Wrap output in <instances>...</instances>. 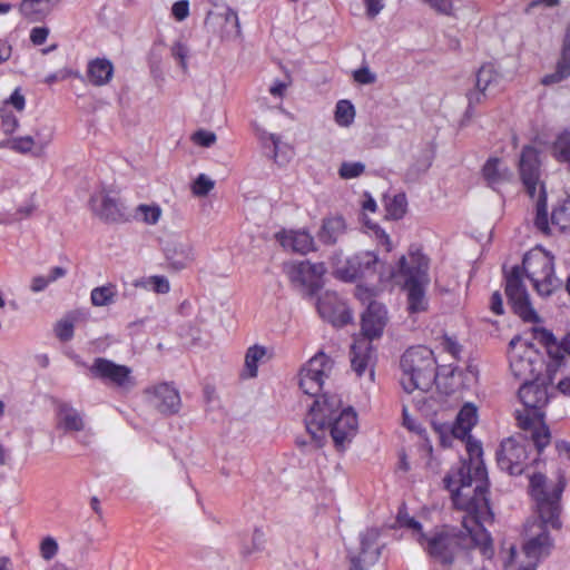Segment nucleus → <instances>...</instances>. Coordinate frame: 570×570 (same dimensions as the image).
<instances>
[{
    "instance_id": "nucleus-25",
    "label": "nucleus",
    "mask_w": 570,
    "mask_h": 570,
    "mask_svg": "<svg viewBox=\"0 0 570 570\" xmlns=\"http://www.w3.org/2000/svg\"><path fill=\"white\" fill-rule=\"evenodd\" d=\"M346 233V223L342 216L326 217L322 222L317 234L320 242L325 245H335Z\"/></svg>"
},
{
    "instance_id": "nucleus-18",
    "label": "nucleus",
    "mask_w": 570,
    "mask_h": 570,
    "mask_svg": "<svg viewBox=\"0 0 570 570\" xmlns=\"http://www.w3.org/2000/svg\"><path fill=\"white\" fill-rule=\"evenodd\" d=\"M326 272L324 263H311L308 261L292 264L288 276L293 283L305 286L309 293H315L321 287L322 276Z\"/></svg>"
},
{
    "instance_id": "nucleus-51",
    "label": "nucleus",
    "mask_w": 570,
    "mask_h": 570,
    "mask_svg": "<svg viewBox=\"0 0 570 570\" xmlns=\"http://www.w3.org/2000/svg\"><path fill=\"white\" fill-rule=\"evenodd\" d=\"M57 337L62 342H68L73 336V324L70 321H60L55 328Z\"/></svg>"
},
{
    "instance_id": "nucleus-49",
    "label": "nucleus",
    "mask_w": 570,
    "mask_h": 570,
    "mask_svg": "<svg viewBox=\"0 0 570 570\" xmlns=\"http://www.w3.org/2000/svg\"><path fill=\"white\" fill-rule=\"evenodd\" d=\"M440 14L453 16V0H422Z\"/></svg>"
},
{
    "instance_id": "nucleus-22",
    "label": "nucleus",
    "mask_w": 570,
    "mask_h": 570,
    "mask_svg": "<svg viewBox=\"0 0 570 570\" xmlns=\"http://www.w3.org/2000/svg\"><path fill=\"white\" fill-rule=\"evenodd\" d=\"M373 358L372 344L367 340H356L351 346V366L357 376L368 371L371 380L373 379Z\"/></svg>"
},
{
    "instance_id": "nucleus-31",
    "label": "nucleus",
    "mask_w": 570,
    "mask_h": 570,
    "mask_svg": "<svg viewBox=\"0 0 570 570\" xmlns=\"http://www.w3.org/2000/svg\"><path fill=\"white\" fill-rule=\"evenodd\" d=\"M266 355L264 346L254 345L249 347L245 355V374L246 377H256L258 362Z\"/></svg>"
},
{
    "instance_id": "nucleus-4",
    "label": "nucleus",
    "mask_w": 570,
    "mask_h": 570,
    "mask_svg": "<svg viewBox=\"0 0 570 570\" xmlns=\"http://www.w3.org/2000/svg\"><path fill=\"white\" fill-rule=\"evenodd\" d=\"M518 395L524 405V410L515 411L518 426L524 432V439L531 440L540 453L551 442V433L543 422L544 414L542 412L550 397L546 380L521 383Z\"/></svg>"
},
{
    "instance_id": "nucleus-38",
    "label": "nucleus",
    "mask_w": 570,
    "mask_h": 570,
    "mask_svg": "<svg viewBox=\"0 0 570 570\" xmlns=\"http://www.w3.org/2000/svg\"><path fill=\"white\" fill-rule=\"evenodd\" d=\"M355 117L354 106L348 100H340L335 108V121L343 127L350 126Z\"/></svg>"
},
{
    "instance_id": "nucleus-33",
    "label": "nucleus",
    "mask_w": 570,
    "mask_h": 570,
    "mask_svg": "<svg viewBox=\"0 0 570 570\" xmlns=\"http://www.w3.org/2000/svg\"><path fill=\"white\" fill-rule=\"evenodd\" d=\"M499 75L494 70L493 66H482L475 77V88L487 91L491 86L499 82Z\"/></svg>"
},
{
    "instance_id": "nucleus-27",
    "label": "nucleus",
    "mask_w": 570,
    "mask_h": 570,
    "mask_svg": "<svg viewBox=\"0 0 570 570\" xmlns=\"http://www.w3.org/2000/svg\"><path fill=\"white\" fill-rule=\"evenodd\" d=\"M483 176L489 186L495 188L498 185L510 180L512 174L502 165L500 159L490 158L483 166Z\"/></svg>"
},
{
    "instance_id": "nucleus-55",
    "label": "nucleus",
    "mask_w": 570,
    "mask_h": 570,
    "mask_svg": "<svg viewBox=\"0 0 570 570\" xmlns=\"http://www.w3.org/2000/svg\"><path fill=\"white\" fill-rule=\"evenodd\" d=\"M173 16L178 20H185L189 14V4L187 0H180L173 4Z\"/></svg>"
},
{
    "instance_id": "nucleus-53",
    "label": "nucleus",
    "mask_w": 570,
    "mask_h": 570,
    "mask_svg": "<svg viewBox=\"0 0 570 570\" xmlns=\"http://www.w3.org/2000/svg\"><path fill=\"white\" fill-rule=\"evenodd\" d=\"M485 97H487V91H484V90H480V89L475 88V90L469 91V94H468L469 105H468V109L465 111V116L471 117L472 109L476 105L481 104Z\"/></svg>"
},
{
    "instance_id": "nucleus-44",
    "label": "nucleus",
    "mask_w": 570,
    "mask_h": 570,
    "mask_svg": "<svg viewBox=\"0 0 570 570\" xmlns=\"http://www.w3.org/2000/svg\"><path fill=\"white\" fill-rule=\"evenodd\" d=\"M137 212L147 224H156L161 215V209L157 205H139Z\"/></svg>"
},
{
    "instance_id": "nucleus-10",
    "label": "nucleus",
    "mask_w": 570,
    "mask_h": 570,
    "mask_svg": "<svg viewBox=\"0 0 570 570\" xmlns=\"http://www.w3.org/2000/svg\"><path fill=\"white\" fill-rule=\"evenodd\" d=\"M476 423V407L470 403L465 404L459 412L455 422L453 423L451 428V434L455 439L464 440L465 438H469L466 443V450L469 454V461H461L460 465L452 470L451 472L458 471L463 463L471 466V474L474 475V469L482 464L483 468L484 463L481 460L482 456V446L481 443L478 441H472L470 438V431ZM487 471V469H484Z\"/></svg>"
},
{
    "instance_id": "nucleus-11",
    "label": "nucleus",
    "mask_w": 570,
    "mask_h": 570,
    "mask_svg": "<svg viewBox=\"0 0 570 570\" xmlns=\"http://www.w3.org/2000/svg\"><path fill=\"white\" fill-rule=\"evenodd\" d=\"M535 455L530 460V451L528 445L518 442L513 438L504 440L497 453V462L501 470L507 471L511 475H520L525 472L530 465L539 462L542 451L539 453L535 448Z\"/></svg>"
},
{
    "instance_id": "nucleus-42",
    "label": "nucleus",
    "mask_w": 570,
    "mask_h": 570,
    "mask_svg": "<svg viewBox=\"0 0 570 570\" xmlns=\"http://www.w3.org/2000/svg\"><path fill=\"white\" fill-rule=\"evenodd\" d=\"M59 551V544L57 540L50 535L45 537L39 546V552L45 561L52 560Z\"/></svg>"
},
{
    "instance_id": "nucleus-30",
    "label": "nucleus",
    "mask_w": 570,
    "mask_h": 570,
    "mask_svg": "<svg viewBox=\"0 0 570 570\" xmlns=\"http://www.w3.org/2000/svg\"><path fill=\"white\" fill-rule=\"evenodd\" d=\"M95 210L107 222H117L122 216L118 202L108 195L101 197L99 207L95 206Z\"/></svg>"
},
{
    "instance_id": "nucleus-39",
    "label": "nucleus",
    "mask_w": 570,
    "mask_h": 570,
    "mask_svg": "<svg viewBox=\"0 0 570 570\" xmlns=\"http://www.w3.org/2000/svg\"><path fill=\"white\" fill-rule=\"evenodd\" d=\"M390 283H383L381 279H377V283L372 284L371 286L357 285L355 288V296L363 303L374 302L373 297H375L380 292H382L386 285Z\"/></svg>"
},
{
    "instance_id": "nucleus-9",
    "label": "nucleus",
    "mask_w": 570,
    "mask_h": 570,
    "mask_svg": "<svg viewBox=\"0 0 570 570\" xmlns=\"http://www.w3.org/2000/svg\"><path fill=\"white\" fill-rule=\"evenodd\" d=\"M522 268L540 296H550L560 287L554 275L553 257L548 254L525 256Z\"/></svg>"
},
{
    "instance_id": "nucleus-56",
    "label": "nucleus",
    "mask_w": 570,
    "mask_h": 570,
    "mask_svg": "<svg viewBox=\"0 0 570 570\" xmlns=\"http://www.w3.org/2000/svg\"><path fill=\"white\" fill-rule=\"evenodd\" d=\"M49 35L47 27H35L30 32V40L33 45L40 46L45 43Z\"/></svg>"
},
{
    "instance_id": "nucleus-60",
    "label": "nucleus",
    "mask_w": 570,
    "mask_h": 570,
    "mask_svg": "<svg viewBox=\"0 0 570 570\" xmlns=\"http://www.w3.org/2000/svg\"><path fill=\"white\" fill-rule=\"evenodd\" d=\"M490 308L497 315H502L504 312L502 295L499 292H494L491 296Z\"/></svg>"
},
{
    "instance_id": "nucleus-54",
    "label": "nucleus",
    "mask_w": 570,
    "mask_h": 570,
    "mask_svg": "<svg viewBox=\"0 0 570 570\" xmlns=\"http://www.w3.org/2000/svg\"><path fill=\"white\" fill-rule=\"evenodd\" d=\"M224 17L225 23L230 26V32L234 31L236 36L240 33L239 20L236 11L230 8H227L225 12L222 14Z\"/></svg>"
},
{
    "instance_id": "nucleus-61",
    "label": "nucleus",
    "mask_w": 570,
    "mask_h": 570,
    "mask_svg": "<svg viewBox=\"0 0 570 570\" xmlns=\"http://www.w3.org/2000/svg\"><path fill=\"white\" fill-rule=\"evenodd\" d=\"M261 140L263 141V144L265 146H266L267 140L271 141V144L273 146V157H274L275 161H277V157H278L277 149H278V145H279V137L274 134H267L264 131L261 135Z\"/></svg>"
},
{
    "instance_id": "nucleus-47",
    "label": "nucleus",
    "mask_w": 570,
    "mask_h": 570,
    "mask_svg": "<svg viewBox=\"0 0 570 570\" xmlns=\"http://www.w3.org/2000/svg\"><path fill=\"white\" fill-rule=\"evenodd\" d=\"M171 56L179 62L184 72L187 71V57L189 53V49L186 45L177 41L171 47Z\"/></svg>"
},
{
    "instance_id": "nucleus-58",
    "label": "nucleus",
    "mask_w": 570,
    "mask_h": 570,
    "mask_svg": "<svg viewBox=\"0 0 570 570\" xmlns=\"http://www.w3.org/2000/svg\"><path fill=\"white\" fill-rule=\"evenodd\" d=\"M368 18H375L383 9L382 0H363Z\"/></svg>"
},
{
    "instance_id": "nucleus-16",
    "label": "nucleus",
    "mask_w": 570,
    "mask_h": 570,
    "mask_svg": "<svg viewBox=\"0 0 570 570\" xmlns=\"http://www.w3.org/2000/svg\"><path fill=\"white\" fill-rule=\"evenodd\" d=\"M317 311L323 320L334 326H344L352 321L346 303L333 292H326L318 298Z\"/></svg>"
},
{
    "instance_id": "nucleus-29",
    "label": "nucleus",
    "mask_w": 570,
    "mask_h": 570,
    "mask_svg": "<svg viewBox=\"0 0 570 570\" xmlns=\"http://www.w3.org/2000/svg\"><path fill=\"white\" fill-rule=\"evenodd\" d=\"M551 154L553 158L567 166L570 171V131H563L552 144Z\"/></svg>"
},
{
    "instance_id": "nucleus-59",
    "label": "nucleus",
    "mask_w": 570,
    "mask_h": 570,
    "mask_svg": "<svg viewBox=\"0 0 570 570\" xmlns=\"http://www.w3.org/2000/svg\"><path fill=\"white\" fill-rule=\"evenodd\" d=\"M442 347L444 351H446L449 354H451L454 358H459L461 346L458 344L456 341L452 340L451 337L445 336L442 341Z\"/></svg>"
},
{
    "instance_id": "nucleus-7",
    "label": "nucleus",
    "mask_w": 570,
    "mask_h": 570,
    "mask_svg": "<svg viewBox=\"0 0 570 570\" xmlns=\"http://www.w3.org/2000/svg\"><path fill=\"white\" fill-rule=\"evenodd\" d=\"M509 347L510 371L513 377L522 383L541 380L539 375L543 362L534 345L520 336H514Z\"/></svg>"
},
{
    "instance_id": "nucleus-24",
    "label": "nucleus",
    "mask_w": 570,
    "mask_h": 570,
    "mask_svg": "<svg viewBox=\"0 0 570 570\" xmlns=\"http://www.w3.org/2000/svg\"><path fill=\"white\" fill-rule=\"evenodd\" d=\"M114 75V65L106 58H96L88 62L87 78L88 81L96 86L101 87L107 85Z\"/></svg>"
},
{
    "instance_id": "nucleus-40",
    "label": "nucleus",
    "mask_w": 570,
    "mask_h": 570,
    "mask_svg": "<svg viewBox=\"0 0 570 570\" xmlns=\"http://www.w3.org/2000/svg\"><path fill=\"white\" fill-rule=\"evenodd\" d=\"M365 171V165L361 161H343L338 169V175L343 179L360 177Z\"/></svg>"
},
{
    "instance_id": "nucleus-62",
    "label": "nucleus",
    "mask_w": 570,
    "mask_h": 570,
    "mask_svg": "<svg viewBox=\"0 0 570 570\" xmlns=\"http://www.w3.org/2000/svg\"><path fill=\"white\" fill-rule=\"evenodd\" d=\"M49 281L46 276H42V275H39V276H35L32 279H31V285H30V288L32 292L35 293H39V292H42L46 289V287L49 285Z\"/></svg>"
},
{
    "instance_id": "nucleus-37",
    "label": "nucleus",
    "mask_w": 570,
    "mask_h": 570,
    "mask_svg": "<svg viewBox=\"0 0 570 570\" xmlns=\"http://www.w3.org/2000/svg\"><path fill=\"white\" fill-rule=\"evenodd\" d=\"M537 214L534 224L537 228L543 233L549 230L548 210H547V196L543 188L540 189L539 197L537 200Z\"/></svg>"
},
{
    "instance_id": "nucleus-35",
    "label": "nucleus",
    "mask_w": 570,
    "mask_h": 570,
    "mask_svg": "<svg viewBox=\"0 0 570 570\" xmlns=\"http://www.w3.org/2000/svg\"><path fill=\"white\" fill-rule=\"evenodd\" d=\"M135 286L149 288L157 294H167L170 291L169 281L165 276H149L144 277L135 283Z\"/></svg>"
},
{
    "instance_id": "nucleus-13",
    "label": "nucleus",
    "mask_w": 570,
    "mask_h": 570,
    "mask_svg": "<svg viewBox=\"0 0 570 570\" xmlns=\"http://www.w3.org/2000/svg\"><path fill=\"white\" fill-rule=\"evenodd\" d=\"M89 371L94 379L119 389L128 390L135 385L130 367L105 357L95 358Z\"/></svg>"
},
{
    "instance_id": "nucleus-19",
    "label": "nucleus",
    "mask_w": 570,
    "mask_h": 570,
    "mask_svg": "<svg viewBox=\"0 0 570 570\" xmlns=\"http://www.w3.org/2000/svg\"><path fill=\"white\" fill-rule=\"evenodd\" d=\"M520 176L527 193L531 198H534L540 174L538 151L532 146H525L522 149L520 158Z\"/></svg>"
},
{
    "instance_id": "nucleus-6",
    "label": "nucleus",
    "mask_w": 570,
    "mask_h": 570,
    "mask_svg": "<svg viewBox=\"0 0 570 570\" xmlns=\"http://www.w3.org/2000/svg\"><path fill=\"white\" fill-rule=\"evenodd\" d=\"M400 383L406 393L415 390L428 392L436 380L433 352L426 346H413L404 352L400 361Z\"/></svg>"
},
{
    "instance_id": "nucleus-48",
    "label": "nucleus",
    "mask_w": 570,
    "mask_h": 570,
    "mask_svg": "<svg viewBox=\"0 0 570 570\" xmlns=\"http://www.w3.org/2000/svg\"><path fill=\"white\" fill-rule=\"evenodd\" d=\"M216 135L213 131L199 129L193 134L191 140L202 147H210L216 142Z\"/></svg>"
},
{
    "instance_id": "nucleus-64",
    "label": "nucleus",
    "mask_w": 570,
    "mask_h": 570,
    "mask_svg": "<svg viewBox=\"0 0 570 570\" xmlns=\"http://www.w3.org/2000/svg\"><path fill=\"white\" fill-rule=\"evenodd\" d=\"M67 275V269L61 266L52 267L47 276L49 283H53Z\"/></svg>"
},
{
    "instance_id": "nucleus-36",
    "label": "nucleus",
    "mask_w": 570,
    "mask_h": 570,
    "mask_svg": "<svg viewBox=\"0 0 570 570\" xmlns=\"http://www.w3.org/2000/svg\"><path fill=\"white\" fill-rule=\"evenodd\" d=\"M551 223L560 230L570 228V200H566L553 208Z\"/></svg>"
},
{
    "instance_id": "nucleus-43",
    "label": "nucleus",
    "mask_w": 570,
    "mask_h": 570,
    "mask_svg": "<svg viewBox=\"0 0 570 570\" xmlns=\"http://www.w3.org/2000/svg\"><path fill=\"white\" fill-rule=\"evenodd\" d=\"M215 183L205 174H200L191 186V191L195 196L204 197L207 196L214 188Z\"/></svg>"
},
{
    "instance_id": "nucleus-21",
    "label": "nucleus",
    "mask_w": 570,
    "mask_h": 570,
    "mask_svg": "<svg viewBox=\"0 0 570 570\" xmlns=\"http://www.w3.org/2000/svg\"><path fill=\"white\" fill-rule=\"evenodd\" d=\"M275 238L284 249L293 253L305 255L314 250V238L306 230H281Z\"/></svg>"
},
{
    "instance_id": "nucleus-17",
    "label": "nucleus",
    "mask_w": 570,
    "mask_h": 570,
    "mask_svg": "<svg viewBox=\"0 0 570 570\" xmlns=\"http://www.w3.org/2000/svg\"><path fill=\"white\" fill-rule=\"evenodd\" d=\"M164 255L169 269L180 272L195 261L194 246L190 240L173 238L165 243Z\"/></svg>"
},
{
    "instance_id": "nucleus-28",
    "label": "nucleus",
    "mask_w": 570,
    "mask_h": 570,
    "mask_svg": "<svg viewBox=\"0 0 570 570\" xmlns=\"http://www.w3.org/2000/svg\"><path fill=\"white\" fill-rule=\"evenodd\" d=\"M20 11L32 21L41 20L51 11V0H22Z\"/></svg>"
},
{
    "instance_id": "nucleus-12",
    "label": "nucleus",
    "mask_w": 570,
    "mask_h": 570,
    "mask_svg": "<svg viewBox=\"0 0 570 570\" xmlns=\"http://www.w3.org/2000/svg\"><path fill=\"white\" fill-rule=\"evenodd\" d=\"M505 294L513 312L527 323H539L540 317L532 307L522 281V268L514 266L505 276Z\"/></svg>"
},
{
    "instance_id": "nucleus-26",
    "label": "nucleus",
    "mask_w": 570,
    "mask_h": 570,
    "mask_svg": "<svg viewBox=\"0 0 570 570\" xmlns=\"http://www.w3.org/2000/svg\"><path fill=\"white\" fill-rule=\"evenodd\" d=\"M58 422L66 432H79L85 428L80 413L68 403L58 405Z\"/></svg>"
},
{
    "instance_id": "nucleus-50",
    "label": "nucleus",
    "mask_w": 570,
    "mask_h": 570,
    "mask_svg": "<svg viewBox=\"0 0 570 570\" xmlns=\"http://www.w3.org/2000/svg\"><path fill=\"white\" fill-rule=\"evenodd\" d=\"M397 522L401 527L409 528L413 530V537L416 538L420 535V532H424L422 529V524L416 521L414 518L409 517L407 514H403L402 512L397 515Z\"/></svg>"
},
{
    "instance_id": "nucleus-8",
    "label": "nucleus",
    "mask_w": 570,
    "mask_h": 570,
    "mask_svg": "<svg viewBox=\"0 0 570 570\" xmlns=\"http://www.w3.org/2000/svg\"><path fill=\"white\" fill-rule=\"evenodd\" d=\"M334 275L336 278L344 282H353L356 279H371L376 277L379 274L389 273L385 269V264L379 258L374 252H361L348 257L344 263H334Z\"/></svg>"
},
{
    "instance_id": "nucleus-41",
    "label": "nucleus",
    "mask_w": 570,
    "mask_h": 570,
    "mask_svg": "<svg viewBox=\"0 0 570 570\" xmlns=\"http://www.w3.org/2000/svg\"><path fill=\"white\" fill-rule=\"evenodd\" d=\"M387 214L394 218L400 219L406 212V199L403 194L395 195L387 204H386Z\"/></svg>"
},
{
    "instance_id": "nucleus-52",
    "label": "nucleus",
    "mask_w": 570,
    "mask_h": 570,
    "mask_svg": "<svg viewBox=\"0 0 570 570\" xmlns=\"http://www.w3.org/2000/svg\"><path fill=\"white\" fill-rule=\"evenodd\" d=\"M353 78L361 85H371L376 81V75L368 67L364 66L353 72Z\"/></svg>"
},
{
    "instance_id": "nucleus-63",
    "label": "nucleus",
    "mask_w": 570,
    "mask_h": 570,
    "mask_svg": "<svg viewBox=\"0 0 570 570\" xmlns=\"http://www.w3.org/2000/svg\"><path fill=\"white\" fill-rule=\"evenodd\" d=\"M10 104L19 111L24 108V97L19 92L18 89L13 91L10 97Z\"/></svg>"
},
{
    "instance_id": "nucleus-2",
    "label": "nucleus",
    "mask_w": 570,
    "mask_h": 570,
    "mask_svg": "<svg viewBox=\"0 0 570 570\" xmlns=\"http://www.w3.org/2000/svg\"><path fill=\"white\" fill-rule=\"evenodd\" d=\"M334 368V361L324 352L316 353L299 372V387L302 391L316 397L306 417L305 425L316 448H321L328 430L335 446L343 450L357 430V416L351 409H341L342 402L336 395L323 394L324 379L328 377Z\"/></svg>"
},
{
    "instance_id": "nucleus-57",
    "label": "nucleus",
    "mask_w": 570,
    "mask_h": 570,
    "mask_svg": "<svg viewBox=\"0 0 570 570\" xmlns=\"http://www.w3.org/2000/svg\"><path fill=\"white\" fill-rule=\"evenodd\" d=\"M2 129L6 134H11L18 127V119L13 114H2Z\"/></svg>"
},
{
    "instance_id": "nucleus-20",
    "label": "nucleus",
    "mask_w": 570,
    "mask_h": 570,
    "mask_svg": "<svg viewBox=\"0 0 570 570\" xmlns=\"http://www.w3.org/2000/svg\"><path fill=\"white\" fill-rule=\"evenodd\" d=\"M386 324V311L384 306L377 302H371L366 311L362 315V334L363 338L371 342L381 337Z\"/></svg>"
},
{
    "instance_id": "nucleus-15",
    "label": "nucleus",
    "mask_w": 570,
    "mask_h": 570,
    "mask_svg": "<svg viewBox=\"0 0 570 570\" xmlns=\"http://www.w3.org/2000/svg\"><path fill=\"white\" fill-rule=\"evenodd\" d=\"M148 403L158 412L166 415L175 414L179 411L181 401L177 389L168 383H160L145 390Z\"/></svg>"
},
{
    "instance_id": "nucleus-14",
    "label": "nucleus",
    "mask_w": 570,
    "mask_h": 570,
    "mask_svg": "<svg viewBox=\"0 0 570 570\" xmlns=\"http://www.w3.org/2000/svg\"><path fill=\"white\" fill-rule=\"evenodd\" d=\"M379 538L380 531L375 528L366 529L360 534V551L357 554H350V570H365L379 560L384 547L379 542Z\"/></svg>"
},
{
    "instance_id": "nucleus-23",
    "label": "nucleus",
    "mask_w": 570,
    "mask_h": 570,
    "mask_svg": "<svg viewBox=\"0 0 570 570\" xmlns=\"http://www.w3.org/2000/svg\"><path fill=\"white\" fill-rule=\"evenodd\" d=\"M570 76V27L567 28L561 56L557 62L556 71L546 75L541 83L544 86H550L554 83H559L562 80L567 79Z\"/></svg>"
},
{
    "instance_id": "nucleus-46",
    "label": "nucleus",
    "mask_w": 570,
    "mask_h": 570,
    "mask_svg": "<svg viewBox=\"0 0 570 570\" xmlns=\"http://www.w3.org/2000/svg\"><path fill=\"white\" fill-rule=\"evenodd\" d=\"M266 537L263 530L256 528L253 532L252 537V546L250 548H246L244 550V554L249 556L254 552H261L265 549Z\"/></svg>"
},
{
    "instance_id": "nucleus-3",
    "label": "nucleus",
    "mask_w": 570,
    "mask_h": 570,
    "mask_svg": "<svg viewBox=\"0 0 570 570\" xmlns=\"http://www.w3.org/2000/svg\"><path fill=\"white\" fill-rule=\"evenodd\" d=\"M563 483L548 487L541 473L530 475V493L534 501V515L524 524L523 552L527 563L519 570H535L539 560L550 553L553 546L549 529L559 530Z\"/></svg>"
},
{
    "instance_id": "nucleus-32",
    "label": "nucleus",
    "mask_w": 570,
    "mask_h": 570,
    "mask_svg": "<svg viewBox=\"0 0 570 570\" xmlns=\"http://www.w3.org/2000/svg\"><path fill=\"white\" fill-rule=\"evenodd\" d=\"M116 295L117 291L112 284L96 287L90 294L91 304L98 307L110 305L115 302Z\"/></svg>"
},
{
    "instance_id": "nucleus-5",
    "label": "nucleus",
    "mask_w": 570,
    "mask_h": 570,
    "mask_svg": "<svg viewBox=\"0 0 570 570\" xmlns=\"http://www.w3.org/2000/svg\"><path fill=\"white\" fill-rule=\"evenodd\" d=\"M429 259L419 250H410L401 256L397 266L391 267L389 273H381L383 283L402 285L407 293L409 311L411 313L423 312L428 307L425 291L430 284Z\"/></svg>"
},
{
    "instance_id": "nucleus-45",
    "label": "nucleus",
    "mask_w": 570,
    "mask_h": 570,
    "mask_svg": "<svg viewBox=\"0 0 570 570\" xmlns=\"http://www.w3.org/2000/svg\"><path fill=\"white\" fill-rule=\"evenodd\" d=\"M8 145L11 149L20 154H27L36 146V139L31 136L17 137L9 140Z\"/></svg>"
},
{
    "instance_id": "nucleus-34",
    "label": "nucleus",
    "mask_w": 570,
    "mask_h": 570,
    "mask_svg": "<svg viewBox=\"0 0 570 570\" xmlns=\"http://www.w3.org/2000/svg\"><path fill=\"white\" fill-rule=\"evenodd\" d=\"M540 340L547 345L550 357L554 361V366H560L563 360V350L561 343L557 345L553 334L544 328L539 331Z\"/></svg>"
},
{
    "instance_id": "nucleus-1",
    "label": "nucleus",
    "mask_w": 570,
    "mask_h": 570,
    "mask_svg": "<svg viewBox=\"0 0 570 570\" xmlns=\"http://www.w3.org/2000/svg\"><path fill=\"white\" fill-rule=\"evenodd\" d=\"M443 482L451 492L453 504L465 512L462 518V529L453 527L435 528L430 532H420L416 542L430 558L442 563L452 564L461 550L479 549L488 559L493 553L490 533L483 523L493 520L488 492V472L482 464L474 469L463 463L455 472H449Z\"/></svg>"
}]
</instances>
